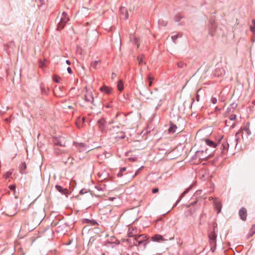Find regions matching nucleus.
Wrapping results in <instances>:
<instances>
[{"instance_id": "57", "label": "nucleus", "mask_w": 255, "mask_h": 255, "mask_svg": "<svg viewBox=\"0 0 255 255\" xmlns=\"http://www.w3.org/2000/svg\"><path fill=\"white\" fill-rule=\"evenodd\" d=\"M252 23L254 25H255V19H253L252 21Z\"/></svg>"}, {"instance_id": "58", "label": "nucleus", "mask_w": 255, "mask_h": 255, "mask_svg": "<svg viewBox=\"0 0 255 255\" xmlns=\"http://www.w3.org/2000/svg\"><path fill=\"white\" fill-rule=\"evenodd\" d=\"M197 101H199V96L198 94L197 95Z\"/></svg>"}, {"instance_id": "49", "label": "nucleus", "mask_w": 255, "mask_h": 255, "mask_svg": "<svg viewBox=\"0 0 255 255\" xmlns=\"http://www.w3.org/2000/svg\"><path fill=\"white\" fill-rule=\"evenodd\" d=\"M143 167V166H141L140 168H139L135 173L134 175H133V177H135L139 173L140 170Z\"/></svg>"}, {"instance_id": "31", "label": "nucleus", "mask_w": 255, "mask_h": 255, "mask_svg": "<svg viewBox=\"0 0 255 255\" xmlns=\"http://www.w3.org/2000/svg\"><path fill=\"white\" fill-rule=\"evenodd\" d=\"M182 35L180 34H177L171 36L172 40L174 43H176V40L178 38L181 37Z\"/></svg>"}, {"instance_id": "25", "label": "nucleus", "mask_w": 255, "mask_h": 255, "mask_svg": "<svg viewBox=\"0 0 255 255\" xmlns=\"http://www.w3.org/2000/svg\"><path fill=\"white\" fill-rule=\"evenodd\" d=\"M126 136L125 133L121 131L119 133H118V135L115 136L116 139H124Z\"/></svg>"}, {"instance_id": "62", "label": "nucleus", "mask_w": 255, "mask_h": 255, "mask_svg": "<svg viewBox=\"0 0 255 255\" xmlns=\"http://www.w3.org/2000/svg\"><path fill=\"white\" fill-rule=\"evenodd\" d=\"M210 34H211V35H214L213 33V32H210Z\"/></svg>"}, {"instance_id": "33", "label": "nucleus", "mask_w": 255, "mask_h": 255, "mask_svg": "<svg viewBox=\"0 0 255 255\" xmlns=\"http://www.w3.org/2000/svg\"><path fill=\"white\" fill-rule=\"evenodd\" d=\"M236 115L232 114L229 117L228 119H229L230 121H231L233 122H235L234 121L236 120Z\"/></svg>"}, {"instance_id": "5", "label": "nucleus", "mask_w": 255, "mask_h": 255, "mask_svg": "<svg viewBox=\"0 0 255 255\" xmlns=\"http://www.w3.org/2000/svg\"><path fill=\"white\" fill-rule=\"evenodd\" d=\"M99 130L104 133L107 131L106 122L104 119H100L97 122Z\"/></svg>"}, {"instance_id": "47", "label": "nucleus", "mask_w": 255, "mask_h": 255, "mask_svg": "<svg viewBox=\"0 0 255 255\" xmlns=\"http://www.w3.org/2000/svg\"><path fill=\"white\" fill-rule=\"evenodd\" d=\"M84 121H85V118H82V119H80V118H79V119L78 120V121L76 122V124H77V126L78 127V128H80V126L78 125V122H81V121H82V122H83V123H84Z\"/></svg>"}, {"instance_id": "23", "label": "nucleus", "mask_w": 255, "mask_h": 255, "mask_svg": "<svg viewBox=\"0 0 255 255\" xmlns=\"http://www.w3.org/2000/svg\"><path fill=\"white\" fill-rule=\"evenodd\" d=\"M189 209L185 212V215L186 216H190L193 214V213H194L195 211V208H192L190 207V205H189L188 206Z\"/></svg>"}, {"instance_id": "2", "label": "nucleus", "mask_w": 255, "mask_h": 255, "mask_svg": "<svg viewBox=\"0 0 255 255\" xmlns=\"http://www.w3.org/2000/svg\"><path fill=\"white\" fill-rule=\"evenodd\" d=\"M139 233V231L136 227L133 226H129L128 232V236L129 238L128 240V241L131 243L133 238L137 235Z\"/></svg>"}, {"instance_id": "55", "label": "nucleus", "mask_w": 255, "mask_h": 255, "mask_svg": "<svg viewBox=\"0 0 255 255\" xmlns=\"http://www.w3.org/2000/svg\"><path fill=\"white\" fill-rule=\"evenodd\" d=\"M66 63H67L68 65H70L71 64V62H70V61L69 60H66Z\"/></svg>"}, {"instance_id": "26", "label": "nucleus", "mask_w": 255, "mask_h": 255, "mask_svg": "<svg viewBox=\"0 0 255 255\" xmlns=\"http://www.w3.org/2000/svg\"><path fill=\"white\" fill-rule=\"evenodd\" d=\"M63 161L65 163H68V164H72L73 163V157H71L70 155H69L68 158L67 159H65L63 158Z\"/></svg>"}, {"instance_id": "63", "label": "nucleus", "mask_w": 255, "mask_h": 255, "mask_svg": "<svg viewBox=\"0 0 255 255\" xmlns=\"http://www.w3.org/2000/svg\"><path fill=\"white\" fill-rule=\"evenodd\" d=\"M161 104H161V103H160V104H158V106H160L161 105Z\"/></svg>"}, {"instance_id": "24", "label": "nucleus", "mask_w": 255, "mask_h": 255, "mask_svg": "<svg viewBox=\"0 0 255 255\" xmlns=\"http://www.w3.org/2000/svg\"><path fill=\"white\" fill-rule=\"evenodd\" d=\"M117 88L119 91H122L124 89L123 82L122 80H119L118 83Z\"/></svg>"}, {"instance_id": "17", "label": "nucleus", "mask_w": 255, "mask_h": 255, "mask_svg": "<svg viewBox=\"0 0 255 255\" xmlns=\"http://www.w3.org/2000/svg\"><path fill=\"white\" fill-rule=\"evenodd\" d=\"M151 240L153 242H160L163 241L164 240L161 235L156 234L151 237Z\"/></svg>"}, {"instance_id": "37", "label": "nucleus", "mask_w": 255, "mask_h": 255, "mask_svg": "<svg viewBox=\"0 0 255 255\" xmlns=\"http://www.w3.org/2000/svg\"><path fill=\"white\" fill-rule=\"evenodd\" d=\"M185 66V64L182 61H180V62H179L177 63V66L179 68H184Z\"/></svg>"}, {"instance_id": "9", "label": "nucleus", "mask_w": 255, "mask_h": 255, "mask_svg": "<svg viewBox=\"0 0 255 255\" xmlns=\"http://www.w3.org/2000/svg\"><path fill=\"white\" fill-rule=\"evenodd\" d=\"M229 147V143L227 140H223L222 142V145L221 146V149L222 150V153L225 154L227 152Z\"/></svg>"}, {"instance_id": "19", "label": "nucleus", "mask_w": 255, "mask_h": 255, "mask_svg": "<svg viewBox=\"0 0 255 255\" xmlns=\"http://www.w3.org/2000/svg\"><path fill=\"white\" fill-rule=\"evenodd\" d=\"M205 142L207 145L211 147L215 148L218 145V144L216 142L209 139H205Z\"/></svg>"}, {"instance_id": "13", "label": "nucleus", "mask_w": 255, "mask_h": 255, "mask_svg": "<svg viewBox=\"0 0 255 255\" xmlns=\"http://www.w3.org/2000/svg\"><path fill=\"white\" fill-rule=\"evenodd\" d=\"M239 216L241 218V219L245 221L246 220L247 216V210L246 208L243 207L239 211Z\"/></svg>"}, {"instance_id": "51", "label": "nucleus", "mask_w": 255, "mask_h": 255, "mask_svg": "<svg viewBox=\"0 0 255 255\" xmlns=\"http://www.w3.org/2000/svg\"><path fill=\"white\" fill-rule=\"evenodd\" d=\"M67 71L69 73V74H71L72 73V69L70 67H68L67 68Z\"/></svg>"}, {"instance_id": "44", "label": "nucleus", "mask_w": 255, "mask_h": 255, "mask_svg": "<svg viewBox=\"0 0 255 255\" xmlns=\"http://www.w3.org/2000/svg\"><path fill=\"white\" fill-rule=\"evenodd\" d=\"M17 253L19 254V255H24V253L22 251L21 248H18V251Z\"/></svg>"}, {"instance_id": "32", "label": "nucleus", "mask_w": 255, "mask_h": 255, "mask_svg": "<svg viewBox=\"0 0 255 255\" xmlns=\"http://www.w3.org/2000/svg\"><path fill=\"white\" fill-rule=\"evenodd\" d=\"M13 45V43L12 42H11L7 45V53L8 54H10L11 52L12 46Z\"/></svg>"}, {"instance_id": "20", "label": "nucleus", "mask_w": 255, "mask_h": 255, "mask_svg": "<svg viewBox=\"0 0 255 255\" xmlns=\"http://www.w3.org/2000/svg\"><path fill=\"white\" fill-rule=\"evenodd\" d=\"M54 152L57 155H60L63 153H67V151L64 149H61L60 147L54 148Z\"/></svg>"}, {"instance_id": "34", "label": "nucleus", "mask_w": 255, "mask_h": 255, "mask_svg": "<svg viewBox=\"0 0 255 255\" xmlns=\"http://www.w3.org/2000/svg\"><path fill=\"white\" fill-rule=\"evenodd\" d=\"M9 189L12 191L13 194L14 195L15 192V185L14 184L9 185Z\"/></svg>"}, {"instance_id": "29", "label": "nucleus", "mask_w": 255, "mask_h": 255, "mask_svg": "<svg viewBox=\"0 0 255 255\" xmlns=\"http://www.w3.org/2000/svg\"><path fill=\"white\" fill-rule=\"evenodd\" d=\"M100 60L93 61L92 62H91V67L95 69H96L97 66L98 65V64L100 63Z\"/></svg>"}, {"instance_id": "12", "label": "nucleus", "mask_w": 255, "mask_h": 255, "mask_svg": "<svg viewBox=\"0 0 255 255\" xmlns=\"http://www.w3.org/2000/svg\"><path fill=\"white\" fill-rule=\"evenodd\" d=\"M239 133L242 131L245 132L248 136L250 135L251 134V131L250 129V124L249 123H247L244 127L243 129H240L239 130Z\"/></svg>"}, {"instance_id": "56", "label": "nucleus", "mask_w": 255, "mask_h": 255, "mask_svg": "<svg viewBox=\"0 0 255 255\" xmlns=\"http://www.w3.org/2000/svg\"><path fill=\"white\" fill-rule=\"evenodd\" d=\"M223 136H222V137L220 138L219 140L218 141V144H219L220 142H221L222 139H223Z\"/></svg>"}, {"instance_id": "61", "label": "nucleus", "mask_w": 255, "mask_h": 255, "mask_svg": "<svg viewBox=\"0 0 255 255\" xmlns=\"http://www.w3.org/2000/svg\"><path fill=\"white\" fill-rule=\"evenodd\" d=\"M209 200H213V198L211 197L209 198Z\"/></svg>"}, {"instance_id": "4", "label": "nucleus", "mask_w": 255, "mask_h": 255, "mask_svg": "<svg viewBox=\"0 0 255 255\" xmlns=\"http://www.w3.org/2000/svg\"><path fill=\"white\" fill-rule=\"evenodd\" d=\"M53 142L55 145L61 147H65L66 144V140L64 137H54L53 138Z\"/></svg>"}, {"instance_id": "28", "label": "nucleus", "mask_w": 255, "mask_h": 255, "mask_svg": "<svg viewBox=\"0 0 255 255\" xmlns=\"http://www.w3.org/2000/svg\"><path fill=\"white\" fill-rule=\"evenodd\" d=\"M147 80L148 81V85L149 87L152 86V81L154 80V77H151L150 74H148L147 77Z\"/></svg>"}, {"instance_id": "54", "label": "nucleus", "mask_w": 255, "mask_h": 255, "mask_svg": "<svg viewBox=\"0 0 255 255\" xmlns=\"http://www.w3.org/2000/svg\"><path fill=\"white\" fill-rule=\"evenodd\" d=\"M159 95V93L158 92H157L156 94H155V96L154 97V98L155 99H156L157 98V96H158Z\"/></svg>"}, {"instance_id": "1", "label": "nucleus", "mask_w": 255, "mask_h": 255, "mask_svg": "<svg viewBox=\"0 0 255 255\" xmlns=\"http://www.w3.org/2000/svg\"><path fill=\"white\" fill-rule=\"evenodd\" d=\"M149 243V239L145 234L137 235L132 240V243L134 246L142 247L145 249L146 246Z\"/></svg>"}, {"instance_id": "3", "label": "nucleus", "mask_w": 255, "mask_h": 255, "mask_svg": "<svg viewBox=\"0 0 255 255\" xmlns=\"http://www.w3.org/2000/svg\"><path fill=\"white\" fill-rule=\"evenodd\" d=\"M69 20V17L65 12H63L60 17V21L58 24L57 29L59 30L62 29L64 27L65 24Z\"/></svg>"}, {"instance_id": "53", "label": "nucleus", "mask_w": 255, "mask_h": 255, "mask_svg": "<svg viewBox=\"0 0 255 255\" xmlns=\"http://www.w3.org/2000/svg\"><path fill=\"white\" fill-rule=\"evenodd\" d=\"M190 188L187 189L186 190L184 191V194H186L189 191Z\"/></svg>"}, {"instance_id": "18", "label": "nucleus", "mask_w": 255, "mask_h": 255, "mask_svg": "<svg viewBox=\"0 0 255 255\" xmlns=\"http://www.w3.org/2000/svg\"><path fill=\"white\" fill-rule=\"evenodd\" d=\"M204 152L203 151H198L196 152V156L197 157H198L200 159H205L206 158H208V155L206 154V155H204Z\"/></svg>"}, {"instance_id": "30", "label": "nucleus", "mask_w": 255, "mask_h": 255, "mask_svg": "<svg viewBox=\"0 0 255 255\" xmlns=\"http://www.w3.org/2000/svg\"><path fill=\"white\" fill-rule=\"evenodd\" d=\"M126 170V167H122L121 168L120 171L118 173L117 175L119 177H121L123 175V172Z\"/></svg>"}, {"instance_id": "7", "label": "nucleus", "mask_w": 255, "mask_h": 255, "mask_svg": "<svg viewBox=\"0 0 255 255\" xmlns=\"http://www.w3.org/2000/svg\"><path fill=\"white\" fill-rule=\"evenodd\" d=\"M239 131H238L235 136L234 138H229L228 141L229 142V145L232 146L236 147L240 141V137L239 136Z\"/></svg>"}, {"instance_id": "8", "label": "nucleus", "mask_w": 255, "mask_h": 255, "mask_svg": "<svg viewBox=\"0 0 255 255\" xmlns=\"http://www.w3.org/2000/svg\"><path fill=\"white\" fill-rule=\"evenodd\" d=\"M74 144L80 152L90 150V149H88L87 145L84 143L74 142Z\"/></svg>"}, {"instance_id": "50", "label": "nucleus", "mask_w": 255, "mask_h": 255, "mask_svg": "<svg viewBox=\"0 0 255 255\" xmlns=\"http://www.w3.org/2000/svg\"><path fill=\"white\" fill-rule=\"evenodd\" d=\"M158 190H159L157 188H153L152 190V193L155 194V193H157L158 192Z\"/></svg>"}, {"instance_id": "41", "label": "nucleus", "mask_w": 255, "mask_h": 255, "mask_svg": "<svg viewBox=\"0 0 255 255\" xmlns=\"http://www.w3.org/2000/svg\"><path fill=\"white\" fill-rule=\"evenodd\" d=\"M12 174V172L10 171H7L4 175L5 178H8Z\"/></svg>"}, {"instance_id": "27", "label": "nucleus", "mask_w": 255, "mask_h": 255, "mask_svg": "<svg viewBox=\"0 0 255 255\" xmlns=\"http://www.w3.org/2000/svg\"><path fill=\"white\" fill-rule=\"evenodd\" d=\"M144 58V56L143 55H140L137 57V60L139 65H142V64L144 63L143 60Z\"/></svg>"}, {"instance_id": "52", "label": "nucleus", "mask_w": 255, "mask_h": 255, "mask_svg": "<svg viewBox=\"0 0 255 255\" xmlns=\"http://www.w3.org/2000/svg\"><path fill=\"white\" fill-rule=\"evenodd\" d=\"M44 65V63L42 62L41 61H40V64H39V66L41 67V68H42L43 66Z\"/></svg>"}, {"instance_id": "6", "label": "nucleus", "mask_w": 255, "mask_h": 255, "mask_svg": "<svg viewBox=\"0 0 255 255\" xmlns=\"http://www.w3.org/2000/svg\"><path fill=\"white\" fill-rule=\"evenodd\" d=\"M208 236L211 246L216 247L217 235L216 234L215 228L213 231L209 234Z\"/></svg>"}, {"instance_id": "15", "label": "nucleus", "mask_w": 255, "mask_h": 255, "mask_svg": "<svg viewBox=\"0 0 255 255\" xmlns=\"http://www.w3.org/2000/svg\"><path fill=\"white\" fill-rule=\"evenodd\" d=\"M55 188L59 192L64 195H66L69 194V190L67 189L64 188L60 185H56Z\"/></svg>"}, {"instance_id": "16", "label": "nucleus", "mask_w": 255, "mask_h": 255, "mask_svg": "<svg viewBox=\"0 0 255 255\" xmlns=\"http://www.w3.org/2000/svg\"><path fill=\"white\" fill-rule=\"evenodd\" d=\"M100 91L103 93L109 95L112 93V89L106 85H104L103 86L100 88Z\"/></svg>"}, {"instance_id": "38", "label": "nucleus", "mask_w": 255, "mask_h": 255, "mask_svg": "<svg viewBox=\"0 0 255 255\" xmlns=\"http://www.w3.org/2000/svg\"><path fill=\"white\" fill-rule=\"evenodd\" d=\"M84 223H90L92 225H94L95 224V222L94 221H92L87 219H84Z\"/></svg>"}, {"instance_id": "36", "label": "nucleus", "mask_w": 255, "mask_h": 255, "mask_svg": "<svg viewBox=\"0 0 255 255\" xmlns=\"http://www.w3.org/2000/svg\"><path fill=\"white\" fill-rule=\"evenodd\" d=\"M255 234V225H253L250 230V235L252 236Z\"/></svg>"}, {"instance_id": "40", "label": "nucleus", "mask_w": 255, "mask_h": 255, "mask_svg": "<svg viewBox=\"0 0 255 255\" xmlns=\"http://www.w3.org/2000/svg\"><path fill=\"white\" fill-rule=\"evenodd\" d=\"M60 79H61V78L59 76H58L57 75H54V76L53 80L56 83H59Z\"/></svg>"}, {"instance_id": "60", "label": "nucleus", "mask_w": 255, "mask_h": 255, "mask_svg": "<svg viewBox=\"0 0 255 255\" xmlns=\"http://www.w3.org/2000/svg\"><path fill=\"white\" fill-rule=\"evenodd\" d=\"M14 249H15V244H16V241H15L14 242Z\"/></svg>"}, {"instance_id": "43", "label": "nucleus", "mask_w": 255, "mask_h": 255, "mask_svg": "<svg viewBox=\"0 0 255 255\" xmlns=\"http://www.w3.org/2000/svg\"><path fill=\"white\" fill-rule=\"evenodd\" d=\"M185 194H184V192H183L180 195L179 199L178 200L174 206H176L180 201V200L185 196Z\"/></svg>"}, {"instance_id": "10", "label": "nucleus", "mask_w": 255, "mask_h": 255, "mask_svg": "<svg viewBox=\"0 0 255 255\" xmlns=\"http://www.w3.org/2000/svg\"><path fill=\"white\" fill-rule=\"evenodd\" d=\"M85 100L86 101L93 103L94 101V97L91 91L89 90H86V93L85 95Z\"/></svg>"}, {"instance_id": "14", "label": "nucleus", "mask_w": 255, "mask_h": 255, "mask_svg": "<svg viewBox=\"0 0 255 255\" xmlns=\"http://www.w3.org/2000/svg\"><path fill=\"white\" fill-rule=\"evenodd\" d=\"M27 166L25 162H21L18 166L19 171L21 174H26V171Z\"/></svg>"}, {"instance_id": "48", "label": "nucleus", "mask_w": 255, "mask_h": 255, "mask_svg": "<svg viewBox=\"0 0 255 255\" xmlns=\"http://www.w3.org/2000/svg\"><path fill=\"white\" fill-rule=\"evenodd\" d=\"M250 30L252 32H253L254 33H255V25L251 26Z\"/></svg>"}, {"instance_id": "45", "label": "nucleus", "mask_w": 255, "mask_h": 255, "mask_svg": "<svg viewBox=\"0 0 255 255\" xmlns=\"http://www.w3.org/2000/svg\"><path fill=\"white\" fill-rule=\"evenodd\" d=\"M211 101L213 104H215L217 102V99L215 97H212Z\"/></svg>"}, {"instance_id": "42", "label": "nucleus", "mask_w": 255, "mask_h": 255, "mask_svg": "<svg viewBox=\"0 0 255 255\" xmlns=\"http://www.w3.org/2000/svg\"><path fill=\"white\" fill-rule=\"evenodd\" d=\"M181 18L182 16L180 14L176 15L174 17V19L176 21H179Z\"/></svg>"}, {"instance_id": "11", "label": "nucleus", "mask_w": 255, "mask_h": 255, "mask_svg": "<svg viewBox=\"0 0 255 255\" xmlns=\"http://www.w3.org/2000/svg\"><path fill=\"white\" fill-rule=\"evenodd\" d=\"M214 206L215 209L217 210V213L219 214L221 212L222 208L221 201L219 199L215 198L214 201Z\"/></svg>"}, {"instance_id": "22", "label": "nucleus", "mask_w": 255, "mask_h": 255, "mask_svg": "<svg viewBox=\"0 0 255 255\" xmlns=\"http://www.w3.org/2000/svg\"><path fill=\"white\" fill-rule=\"evenodd\" d=\"M225 124L226 126L230 127L231 128H233L236 125L235 122H233L229 119L226 120Z\"/></svg>"}, {"instance_id": "35", "label": "nucleus", "mask_w": 255, "mask_h": 255, "mask_svg": "<svg viewBox=\"0 0 255 255\" xmlns=\"http://www.w3.org/2000/svg\"><path fill=\"white\" fill-rule=\"evenodd\" d=\"M38 7L41 6L44 3V0H36Z\"/></svg>"}, {"instance_id": "39", "label": "nucleus", "mask_w": 255, "mask_h": 255, "mask_svg": "<svg viewBox=\"0 0 255 255\" xmlns=\"http://www.w3.org/2000/svg\"><path fill=\"white\" fill-rule=\"evenodd\" d=\"M158 23L160 25H163V26H166L167 24V21H164L162 19H159L158 20Z\"/></svg>"}, {"instance_id": "64", "label": "nucleus", "mask_w": 255, "mask_h": 255, "mask_svg": "<svg viewBox=\"0 0 255 255\" xmlns=\"http://www.w3.org/2000/svg\"><path fill=\"white\" fill-rule=\"evenodd\" d=\"M253 103H254V104H255V101H253Z\"/></svg>"}, {"instance_id": "59", "label": "nucleus", "mask_w": 255, "mask_h": 255, "mask_svg": "<svg viewBox=\"0 0 255 255\" xmlns=\"http://www.w3.org/2000/svg\"><path fill=\"white\" fill-rule=\"evenodd\" d=\"M115 76H116V74L115 73H113L112 74V77L113 78Z\"/></svg>"}, {"instance_id": "21", "label": "nucleus", "mask_w": 255, "mask_h": 255, "mask_svg": "<svg viewBox=\"0 0 255 255\" xmlns=\"http://www.w3.org/2000/svg\"><path fill=\"white\" fill-rule=\"evenodd\" d=\"M177 126L173 124H170V126L168 128V132L169 133H174L176 132Z\"/></svg>"}, {"instance_id": "46", "label": "nucleus", "mask_w": 255, "mask_h": 255, "mask_svg": "<svg viewBox=\"0 0 255 255\" xmlns=\"http://www.w3.org/2000/svg\"><path fill=\"white\" fill-rule=\"evenodd\" d=\"M135 44H137V47L138 48L139 46V44L138 43V39L137 38H134V40H133V42Z\"/></svg>"}]
</instances>
